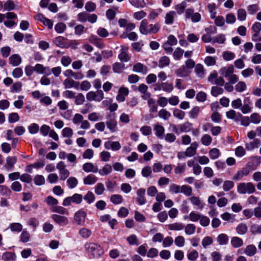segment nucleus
<instances>
[{"label": "nucleus", "mask_w": 261, "mask_h": 261, "mask_svg": "<svg viewBox=\"0 0 261 261\" xmlns=\"http://www.w3.org/2000/svg\"><path fill=\"white\" fill-rule=\"evenodd\" d=\"M160 28L159 24H148L147 20L143 19L141 22L139 30L141 34L147 35L148 34H155L157 33Z\"/></svg>", "instance_id": "nucleus-1"}, {"label": "nucleus", "mask_w": 261, "mask_h": 261, "mask_svg": "<svg viewBox=\"0 0 261 261\" xmlns=\"http://www.w3.org/2000/svg\"><path fill=\"white\" fill-rule=\"evenodd\" d=\"M85 248L88 254L94 257H98L101 255L103 251L101 246L95 243H87L85 244Z\"/></svg>", "instance_id": "nucleus-2"}, {"label": "nucleus", "mask_w": 261, "mask_h": 261, "mask_svg": "<svg viewBox=\"0 0 261 261\" xmlns=\"http://www.w3.org/2000/svg\"><path fill=\"white\" fill-rule=\"evenodd\" d=\"M255 188L251 182H240L237 185V192L240 194H251L254 193Z\"/></svg>", "instance_id": "nucleus-3"}, {"label": "nucleus", "mask_w": 261, "mask_h": 261, "mask_svg": "<svg viewBox=\"0 0 261 261\" xmlns=\"http://www.w3.org/2000/svg\"><path fill=\"white\" fill-rule=\"evenodd\" d=\"M82 195L80 194L75 193L72 196H69L65 198L63 202V205L67 206L70 205L72 203L79 204L82 202Z\"/></svg>", "instance_id": "nucleus-4"}, {"label": "nucleus", "mask_w": 261, "mask_h": 261, "mask_svg": "<svg viewBox=\"0 0 261 261\" xmlns=\"http://www.w3.org/2000/svg\"><path fill=\"white\" fill-rule=\"evenodd\" d=\"M87 213L83 211L79 210L74 215L73 222L79 226H84L86 221Z\"/></svg>", "instance_id": "nucleus-5"}, {"label": "nucleus", "mask_w": 261, "mask_h": 261, "mask_svg": "<svg viewBox=\"0 0 261 261\" xmlns=\"http://www.w3.org/2000/svg\"><path fill=\"white\" fill-rule=\"evenodd\" d=\"M53 220L60 226H66L69 223L67 217L57 214H53L51 216Z\"/></svg>", "instance_id": "nucleus-6"}, {"label": "nucleus", "mask_w": 261, "mask_h": 261, "mask_svg": "<svg viewBox=\"0 0 261 261\" xmlns=\"http://www.w3.org/2000/svg\"><path fill=\"white\" fill-rule=\"evenodd\" d=\"M63 85L65 89L74 88L79 89L80 87V82L75 81L70 77L66 78L63 82Z\"/></svg>", "instance_id": "nucleus-7"}, {"label": "nucleus", "mask_w": 261, "mask_h": 261, "mask_svg": "<svg viewBox=\"0 0 261 261\" xmlns=\"http://www.w3.org/2000/svg\"><path fill=\"white\" fill-rule=\"evenodd\" d=\"M250 173V169L248 167L243 168L238 170L233 176L232 179L238 181L241 179L243 177L247 176Z\"/></svg>", "instance_id": "nucleus-8"}, {"label": "nucleus", "mask_w": 261, "mask_h": 261, "mask_svg": "<svg viewBox=\"0 0 261 261\" xmlns=\"http://www.w3.org/2000/svg\"><path fill=\"white\" fill-rule=\"evenodd\" d=\"M145 189L143 188H140L137 191V201L141 205L145 204L146 202V199L145 197Z\"/></svg>", "instance_id": "nucleus-9"}, {"label": "nucleus", "mask_w": 261, "mask_h": 261, "mask_svg": "<svg viewBox=\"0 0 261 261\" xmlns=\"http://www.w3.org/2000/svg\"><path fill=\"white\" fill-rule=\"evenodd\" d=\"M191 203L197 207V208L202 210L205 206V203L200 200V198L197 196H192L190 198Z\"/></svg>", "instance_id": "nucleus-10"}, {"label": "nucleus", "mask_w": 261, "mask_h": 261, "mask_svg": "<svg viewBox=\"0 0 261 261\" xmlns=\"http://www.w3.org/2000/svg\"><path fill=\"white\" fill-rule=\"evenodd\" d=\"M128 49V48L127 46H121L120 53L118 55V58L121 61L126 62L129 61V57L127 54Z\"/></svg>", "instance_id": "nucleus-11"}, {"label": "nucleus", "mask_w": 261, "mask_h": 261, "mask_svg": "<svg viewBox=\"0 0 261 261\" xmlns=\"http://www.w3.org/2000/svg\"><path fill=\"white\" fill-rule=\"evenodd\" d=\"M234 71V67L232 65H229L228 67H223L220 70V73L226 78L230 76Z\"/></svg>", "instance_id": "nucleus-12"}, {"label": "nucleus", "mask_w": 261, "mask_h": 261, "mask_svg": "<svg viewBox=\"0 0 261 261\" xmlns=\"http://www.w3.org/2000/svg\"><path fill=\"white\" fill-rule=\"evenodd\" d=\"M35 71L39 74L45 73L47 75L51 74L50 70L48 67H44L40 64H37L34 67Z\"/></svg>", "instance_id": "nucleus-13"}, {"label": "nucleus", "mask_w": 261, "mask_h": 261, "mask_svg": "<svg viewBox=\"0 0 261 261\" xmlns=\"http://www.w3.org/2000/svg\"><path fill=\"white\" fill-rule=\"evenodd\" d=\"M244 253L248 256H254L256 252L257 248L255 245L251 244L247 245L245 248H243Z\"/></svg>", "instance_id": "nucleus-14"}, {"label": "nucleus", "mask_w": 261, "mask_h": 261, "mask_svg": "<svg viewBox=\"0 0 261 261\" xmlns=\"http://www.w3.org/2000/svg\"><path fill=\"white\" fill-rule=\"evenodd\" d=\"M198 144L197 142H193L191 144L190 147H188L185 152L187 155V157H192L196 154Z\"/></svg>", "instance_id": "nucleus-15"}, {"label": "nucleus", "mask_w": 261, "mask_h": 261, "mask_svg": "<svg viewBox=\"0 0 261 261\" xmlns=\"http://www.w3.org/2000/svg\"><path fill=\"white\" fill-rule=\"evenodd\" d=\"M83 170L86 172L96 173L98 172V168L90 162L86 163L83 165Z\"/></svg>", "instance_id": "nucleus-16"}, {"label": "nucleus", "mask_w": 261, "mask_h": 261, "mask_svg": "<svg viewBox=\"0 0 261 261\" xmlns=\"http://www.w3.org/2000/svg\"><path fill=\"white\" fill-rule=\"evenodd\" d=\"M22 61L21 57L18 54H14L9 58V63L13 66L19 65Z\"/></svg>", "instance_id": "nucleus-17"}, {"label": "nucleus", "mask_w": 261, "mask_h": 261, "mask_svg": "<svg viewBox=\"0 0 261 261\" xmlns=\"http://www.w3.org/2000/svg\"><path fill=\"white\" fill-rule=\"evenodd\" d=\"M108 128L112 133L115 132L117 128V122L114 118H110L106 122Z\"/></svg>", "instance_id": "nucleus-18"}, {"label": "nucleus", "mask_w": 261, "mask_h": 261, "mask_svg": "<svg viewBox=\"0 0 261 261\" xmlns=\"http://www.w3.org/2000/svg\"><path fill=\"white\" fill-rule=\"evenodd\" d=\"M230 244L234 248H240L243 245V240L238 237H232L230 239Z\"/></svg>", "instance_id": "nucleus-19"}, {"label": "nucleus", "mask_w": 261, "mask_h": 261, "mask_svg": "<svg viewBox=\"0 0 261 261\" xmlns=\"http://www.w3.org/2000/svg\"><path fill=\"white\" fill-rule=\"evenodd\" d=\"M260 141L258 139H254L252 141L245 144L246 149L248 150H252L258 148L260 145Z\"/></svg>", "instance_id": "nucleus-20"}, {"label": "nucleus", "mask_w": 261, "mask_h": 261, "mask_svg": "<svg viewBox=\"0 0 261 261\" xmlns=\"http://www.w3.org/2000/svg\"><path fill=\"white\" fill-rule=\"evenodd\" d=\"M228 119H233L235 121H239L242 115L240 113H237L235 111L231 110L226 113Z\"/></svg>", "instance_id": "nucleus-21"}, {"label": "nucleus", "mask_w": 261, "mask_h": 261, "mask_svg": "<svg viewBox=\"0 0 261 261\" xmlns=\"http://www.w3.org/2000/svg\"><path fill=\"white\" fill-rule=\"evenodd\" d=\"M92 231L87 228L82 227L79 230V234L84 239L89 238L92 235Z\"/></svg>", "instance_id": "nucleus-22"}, {"label": "nucleus", "mask_w": 261, "mask_h": 261, "mask_svg": "<svg viewBox=\"0 0 261 261\" xmlns=\"http://www.w3.org/2000/svg\"><path fill=\"white\" fill-rule=\"evenodd\" d=\"M176 16V12L170 11L166 14L165 23L166 24H172L173 23L174 18Z\"/></svg>", "instance_id": "nucleus-23"}, {"label": "nucleus", "mask_w": 261, "mask_h": 261, "mask_svg": "<svg viewBox=\"0 0 261 261\" xmlns=\"http://www.w3.org/2000/svg\"><path fill=\"white\" fill-rule=\"evenodd\" d=\"M16 258V255L14 252H6L4 253L2 256V259L4 261H14Z\"/></svg>", "instance_id": "nucleus-24"}, {"label": "nucleus", "mask_w": 261, "mask_h": 261, "mask_svg": "<svg viewBox=\"0 0 261 261\" xmlns=\"http://www.w3.org/2000/svg\"><path fill=\"white\" fill-rule=\"evenodd\" d=\"M185 227V225L180 222H175L170 224L168 225V228L170 230L180 231Z\"/></svg>", "instance_id": "nucleus-25"}, {"label": "nucleus", "mask_w": 261, "mask_h": 261, "mask_svg": "<svg viewBox=\"0 0 261 261\" xmlns=\"http://www.w3.org/2000/svg\"><path fill=\"white\" fill-rule=\"evenodd\" d=\"M229 240L228 236L225 233H221L217 238V241L220 245H226Z\"/></svg>", "instance_id": "nucleus-26"}, {"label": "nucleus", "mask_w": 261, "mask_h": 261, "mask_svg": "<svg viewBox=\"0 0 261 261\" xmlns=\"http://www.w3.org/2000/svg\"><path fill=\"white\" fill-rule=\"evenodd\" d=\"M236 230L239 235L242 236L247 232L248 227L246 224L241 223L236 227Z\"/></svg>", "instance_id": "nucleus-27"}, {"label": "nucleus", "mask_w": 261, "mask_h": 261, "mask_svg": "<svg viewBox=\"0 0 261 261\" xmlns=\"http://www.w3.org/2000/svg\"><path fill=\"white\" fill-rule=\"evenodd\" d=\"M154 130L155 132V135L159 139L163 138L165 133V128L163 126L159 124H156L154 126Z\"/></svg>", "instance_id": "nucleus-28"}, {"label": "nucleus", "mask_w": 261, "mask_h": 261, "mask_svg": "<svg viewBox=\"0 0 261 261\" xmlns=\"http://www.w3.org/2000/svg\"><path fill=\"white\" fill-rule=\"evenodd\" d=\"M112 171V167L111 165L106 164L101 169L98 170V172L101 176L108 175Z\"/></svg>", "instance_id": "nucleus-29"}, {"label": "nucleus", "mask_w": 261, "mask_h": 261, "mask_svg": "<svg viewBox=\"0 0 261 261\" xmlns=\"http://www.w3.org/2000/svg\"><path fill=\"white\" fill-rule=\"evenodd\" d=\"M187 3L185 1H182L180 4L175 5V9L176 10V13H177L179 15L182 14L187 7Z\"/></svg>", "instance_id": "nucleus-30"}, {"label": "nucleus", "mask_w": 261, "mask_h": 261, "mask_svg": "<svg viewBox=\"0 0 261 261\" xmlns=\"http://www.w3.org/2000/svg\"><path fill=\"white\" fill-rule=\"evenodd\" d=\"M133 71L136 72H142L146 73L147 71V68L142 64L138 63L134 66Z\"/></svg>", "instance_id": "nucleus-31"}, {"label": "nucleus", "mask_w": 261, "mask_h": 261, "mask_svg": "<svg viewBox=\"0 0 261 261\" xmlns=\"http://www.w3.org/2000/svg\"><path fill=\"white\" fill-rule=\"evenodd\" d=\"M170 62V60L169 57L167 56H163L160 58L159 61L158 66L159 67L163 68L165 67L168 66Z\"/></svg>", "instance_id": "nucleus-32"}, {"label": "nucleus", "mask_w": 261, "mask_h": 261, "mask_svg": "<svg viewBox=\"0 0 261 261\" xmlns=\"http://www.w3.org/2000/svg\"><path fill=\"white\" fill-rule=\"evenodd\" d=\"M97 180V178L93 175H88L84 179V184L85 185H93Z\"/></svg>", "instance_id": "nucleus-33"}, {"label": "nucleus", "mask_w": 261, "mask_h": 261, "mask_svg": "<svg viewBox=\"0 0 261 261\" xmlns=\"http://www.w3.org/2000/svg\"><path fill=\"white\" fill-rule=\"evenodd\" d=\"M110 201L114 204H119L122 202L123 198L119 194H113L111 196Z\"/></svg>", "instance_id": "nucleus-34"}, {"label": "nucleus", "mask_w": 261, "mask_h": 261, "mask_svg": "<svg viewBox=\"0 0 261 261\" xmlns=\"http://www.w3.org/2000/svg\"><path fill=\"white\" fill-rule=\"evenodd\" d=\"M12 194L11 190L6 186H0V194L3 196L9 197Z\"/></svg>", "instance_id": "nucleus-35"}, {"label": "nucleus", "mask_w": 261, "mask_h": 261, "mask_svg": "<svg viewBox=\"0 0 261 261\" xmlns=\"http://www.w3.org/2000/svg\"><path fill=\"white\" fill-rule=\"evenodd\" d=\"M216 57L207 56L204 60V63L207 66H212L216 65Z\"/></svg>", "instance_id": "nucleus-36"}, {"label": "nucleus", "mask_w": 261, "mask_h": 261, "mask_svg": "<svg viewBox=\"0 0 261 261\" xmlns=\"http://www.w3.org/2000/svg\"><path fill=\"white\" fill-rule=\"evenodd\" d=\"M185 232L187 235H192L194 234L196 230V226L193 224H188L185 226Z\"/></svg>", "instance_id": "nucleus-37"}, {"label": "nucleus", "mask_w": 261, "mask_h": 261, "mask_svg": "<svg viewBox=\"0 0 261 261\" xmlns=\"http://www.w3.org/2000/svg\"><path fill=\"white\" fill-rule=\"evenodd\" d=\"M221 218L224 221H229L231 223L235 221V215L227 212L222 214Z\"/></svg>", "instance_id": "nucleus-38"}, {"label": "nucleus", "mask_w": 261, "mask_h": 261, "mask_svg": "<svg viewBox=\"0 0 261 261\" xmlns=\"http://www.w3.org/2000/svg\"><path fill=\"white\" fill-rule=\"evenodd\" d=\"M234 186V183L233 181L227 180L223 182L222 188L224 191L227 192L232 189Z\"/></svg>", "instance_id": "nucleus-39"}, {"label": "nucleus", "mask_w": 261, "mask_h": 261, "mask_svg": "<svg viewBox=\"0 0 261 261\" xmlns=\"http://www.w3.org/2000/svg\"><path fill=\"white\" fill-rule=\"evenodd\" d=\"M195 72L199 77H203L204 74V67L201 64H197L195 66Z\"/></svg>", "instance_id": "nucleus-40"}, {"label": "nucleus", "mask_w": 261, "mask_h": 261, "mask_svg": "<svg viewBox=\"0 0 261 261\" xmlns=\"http://www.w3.org/2000/svg\"><path fill=\"white\" fill-rule=\"evenodd\" d=\"M15 5L12 0H8L4 4V10L5 11H10L14 10Z\"/></svg>", "instance_id": "nucleus-41"}, {"label": "nucleus", "mask_w": 261, "mask_h": 261, "mask_svg": "<svg viewBox=\"0 0 261 261\" xmlns=\"http://www.w3.org/2000/svg\"><path fill=\"white\" fill-rule=\"evenodd\" d=\"M201 142L203 145L208 146L212 142V138L208 134H204L201 137Z\"/></svg>", "instance_id": "nucleus-42"}, {"label": "nucleus", "mask_w": 261, "mask_h": 261, "mask_svg": "<svg viewBox=\"0 0 261 261\" xmlns=\"http://www.w3.org/2000/svg\"><path fill=\"white\" fill-rule=\"evenodd\" d=\"M51 211L53 212L57 213L62 215H69V212L68 211V210L61 206H55V207L52 208Z\"/></svg>", "instance_id": "nucleus-43"}, {"label": "nucleus", "mask_w": 261, "mask_h": 261, "mask_svg": "<svg viewBox=\"0 0 261 261\" xmlns=\"http://www.w3.org/2000/svg\"><path fill=\"white\" fill-rule=\"evenodd\" d=\"M45 181L44 177L41 175H36L34 178V182L36 186H42L44 184Z\"/></svg>", "instance_id": "nucleus-44"}, {"label": "nucleus", "mask_w": 261, "mask_h": 261, "mask_svg": "<svg viewBox=\"0 0 261 261\" xmlns=\"http://www.w3.org/2000/svg\"><path fill=\"white\" fill-rule=\"evenodd\" d=\"M149 111L151 112H156L158 111V106L155 103V100L153 98L149 99L147 101Z\"/></svg>", "instance_id": "nucleus-45"}, {"label": "nucleus", "mask_w": 261, "mask_h": 261, "mask_svg": "<svg viewBox=\"0 0 261 261\" xmlns=\"http://www.w3.org/2000/svg\"><path fill=\"white\" fill-rule=\"evenodd\" d=\"M152 173V170L150 166H146L142 169L141 174L144 177L150 176Z\"/></svg>", "instance_id": "nucleus-46"}, {"label": "nucleus", "mask_w": 261, "mask_h": 261, "mask_svg": "<svg viewBox=\"0 0 261 261\" xmlns=\"http://www.w3.org/2000/svg\"><path fill=\"white\" fill-rule=\"evenodd\" d=\"M169 190L171 194H178L181 193V186L175 184H172L169 186Z\"/></svg>", "instance_id": "nucleus-47"}, {"label": "nucleus", "mask_w": 261, "mask_h": 261, "mask_svg": "<svg viewBox=\"0 0 261 261\" xmlns=\"http://www.w3.org/2000/svg\"><path fill=\"white\" fill-rule=\"evenodd\" d=\"M181 193H183L187 196H191L192 194V189L188 185H182L181 186Z\"/></svg>", "instance_id": "nucleus-48"}, {"label": "nucleus", "mask_w": 261, "mask_h": 261, "mask_svg": "<svg viewBox=\"0 0 261 261\" xmlns=\"http://www.w3.org/2000/svg\"><path fill=\"white\" fill-rule=\"evenodd\" d=\"M67 184L69 188L73 189L77 185L78 180L75 177L71 176L67 180Z\"/></svg>", "instance_id": "nucleus-49"}, {"label": "nucleus", "mask_w": 261, "mask_h": 261, "mask_svg": "<svg viewBox=\"0 0 261 261\" xmlns=\"http://www.w3.org/2000/svg\"><path fill=\"white\" fill-rule=\"evenodd\" d=\"M65 39L64 37L59 36L54 40V43L58 46L63 48L65 46Z\"/></svg>", "instance_id": "nucleus-50"}, {"label": "nucleus", "mask_w": 261, "mask_h": 261, "mask_svg": "<svg viewBox=\"0 0 261 261\" xmlns=\"http://www.w3.org/2000/svg\"><path fill=\"white\" fill-rule=\"evenodd\" d=\"M84 199L88 203L91 204L94 201L95 197L92 192L88 191L85 195Z\"/></svg>", "instance_id": "nucleus-51"}, {"label": "nucleus", "mask_w": 261, "mask_h": 261, "mask_svg": "<svg viewBox=\"0 0 261 261\" xmlns=\"http://www.w3.org/2000/svg\"><path fill=\"white\" fill-rule=\"evenodd\" d=\"M159 116L164 120H168L171 116V113L166 109H161L159 112Z\"/></svg>", "instance_id": "nucleus-52"}, {"label": "nucleus", "mask_w": 261, "mask_h": 261, "mask_svg": "<svg viewBox=\"0 0 261 261\" xmlns=\"http://www.w3.org/2000/svg\"><path fill=\"white\" fill-rule=\"evenodd\" d=\"M124 68V64L121 63L116 62L113 65V70L114 72L120 73Z\"/></svg>", "instance_id": "nucleus-53"}, {"label": "nucleus", "mask_w": 261, "mask_h": 261, "mask_svg": "<svg viewBox=\"0 0 261 261\" xmlns=\"http://www.w3.org/2000/svg\"><path fill=\"white\" fill-rule=\"evenodd\" d=\"M73 134L72 129L68 127H65L62 130V135L64 138H70L72 136Z\"/></svg>", "instance_id": "nucleus-54"}, {"label": "nucleus", "mask_w": 261, "mask_h": 261, "mask_svg": "<svg viewBox=\"0 0 261 261\" xmlns=\"http://www.w3.org/2000/svg\"><path fill=\"white\" fill-rule=\"evenodd\" d=\"M223 58L225 61H230L234 59L235 54L229 51H226L223 53Z\"/></svg>", "instance_id": "nucleus-55"}, {"label": "nucleus", "mask_w": 261, "mask_h": 261, "mask_svg": "<svg viewBox=\"0 0 261 261\" xmlns=\"http://www.w3.org/2000/svg\"><path fill=\"white\" fill-rule=\"evenodd\" d=\"M223 92V89L218 86H213L212 87L211 94L213 96L217 97L219 95L222 94Z\"/></svg>", "instance_id": "nucleus-56"}, {"label": "nucleus", "mask_w": 261, "mask_h": 261, "mask_svg": "<svg viewBox=\"0 0 261 261\" xmlns=\"http://www.w3.org/2000/svg\"><path fill=\"white\" fill-rule=\"evenodd\" d=\"M105 188L103 184L99 182L97 184L95 187L94 192L97 195H100L104 192Z\"/></svg>", "instance_id": "nucleus-57"}, {"label": "nucleus", "mask_w": 261, "mask_h": 261, "mask_svg": "<svg viewBox=\"0 0 261 261\" xmlns=\"http://www.w3.org/2000/svg\"><path fill=\"white\" fill-rule=\"evenodd\" d=\"M178 127L181 132L188 133L191 130V124L189 122H185L179 125Z\"/></svg>", "instance_id": "nucleus-58"}, {"label": "nucleus", "mask_w": 261, "mask_h": 261, "mask_svg": "<svg viewBox=\"0 0 261 261\" xmlns=\"http://www.w3.org/2000/svg\"><path fill=\"white\" fill-rule=\"evenodd\" d=\"M130 4L136 8H143L145 6L144 0H128Z\"/></svg>", "instance_id": "nucleus-59"}, {"label": "nucleus", "mask_w": 261, "mask_h": 261, "mask_svg": "<svg viewBox=\"0 0 261 261\" xmlns=\"http://www.w3.org/2000/svg\"><path fill=\"white\" fill-rule=\"evenodd\" d=\"M247 88L246 84L244 82H239L235 86V89L239 92H242L246 90Z\"/></svg>", "instance_id": "nucleus-60"}, {"label": "nucleus", "mask_w": 261, "mask_h": 261, "mask_svg": "<svg viewBox=\"0 0 261 261\" xmlns=\"http://www.w3.org/2000/svg\"><path fill=\"white\" fill-rule=\"evenodd\" d=\"M184 50L179 47L175 49L173 52V56L175 60H179L183 55Z\"/></svg>", "instance_id": "nucleus-61"}, {"label": "nucleus", "mask_w": 261, "mask_h": 261, "mask_svg": "<svg viewBox=\"0 0 261 261\" xmlns=\"http://www.w3.org/2000/svg\"><path fill=\"white\" fill-rule=\"evenodd\" d=\"M162 90L166 92H171L173 90V86L168 82L162 83Z\"/></svg>", "instance_id": "nucleus-62"}, {"label": "nucleus", "mask_w": 261, "mask_h": 261, "mask_svg": "<svg viewBox=\"0 0 261 261\" xmlns=\"http://www.w3.org/2000/svg\"><path fill=\"white\" fill-rule=\"evenodd\" d=\"M16 162L17 158L16 156H8L6 159V166L8 168H12Z\"/></svg>", "instance_id": "nucleus-63"}, {"label": "nucleus", "mask_w": 261, "mask_h": 261, "mask_svg": "<svg viewBox=\"0 0 261 261\" xmlns=\"http://www.w3.org/2000/svg\"><path fill=\"white\" fill-rule=\"evenodd\" d=\"M247 16L246 10L244 9H239L237 11L238 19L240 21H244Z\"/></svg>", "instance_id": "nucleus-64"}]
</instances>
